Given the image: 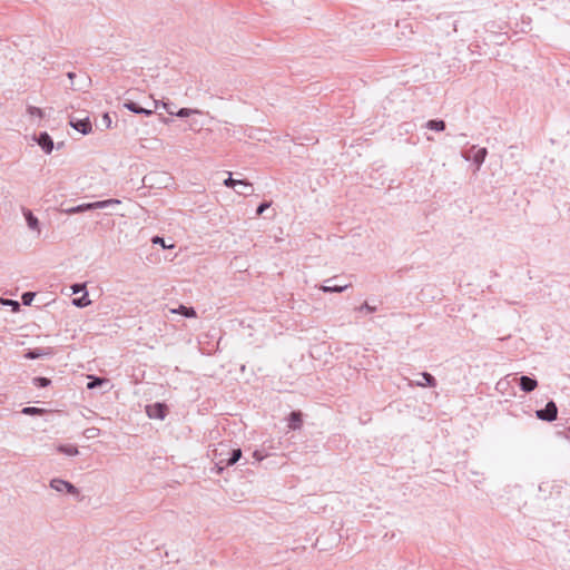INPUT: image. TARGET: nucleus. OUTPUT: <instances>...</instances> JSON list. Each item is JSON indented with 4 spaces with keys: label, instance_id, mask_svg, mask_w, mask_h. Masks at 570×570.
Wrapping results in <instances>:
<instances>
[{
    "label": "nucleus",
    "instance_id": "1",
    "mask_svg": "<svg viewBox=\"0 0 570 570\" xmlns=\"http://www.w3.org/2000/svg\"><path fill=\"white\" fill-rule=\"evenodd\" d=\"M243 456L240 448L228 449L226 444L219 443L218 448L214 450V458H219V463L232 466L237 463Z\"/></svg>",
    "mask_w": 570,
    "mask_h": 570
},
{
    "label": "nucleus",
    "instance_id": "2",
    "mask_svg": "<svg viewBox=\"0 0 570 570\" xmlns=\"http://www.w3.org/2000/svg\"><path fill=\"white\" fill-rule=\"evenodd\" d=\"M224 185L234 188L237 194L243 196H248L254 190L250 183L245 179H235L232 177V174L224 180Z\"/></svg>",
    "mask_w": 570,
    "mask_h": 570
},
{
    "label": "nucleus",
    "instance_id": "3",
    "mask_svg": "<svg viewBox=\"0 0 570 570\" xmlns=\"http://www.w3.org/2000/svg\"><path fill=\"white\" fill-rule=\"evenodd\" d=\"M488 155L487 148H478L476 146H472L468 151L463 154V157L466 160H472L473 164H475L476 169L481 167V165L484 163Z\"/></svg>",
    "mask_w": 570,
    "mask_h": 570
},
{
    "label": "nucleus",
    "instance_id": "4",
    "mask_svg": "<svg viewBox=\"0 0 570 570\" xmlns=\"http://www.w3.org/2000/svg\"><path fill=\"white\" fill-rule=\"evenodd\" d=\"M535 416L546 422H553L558 416V406L553 401H549L543 409L535 411Z\"/></svg>",
    "mask_w": 570,
    "mask_h": 570
},
{
    "label": "nucleus",
    "instance_id": "5",
    "mask_svg": "<svg viewBox=\"0 0 570 570\" xmlns=\"http://www.w3.org/2000/svg\"><path fill=\"white\" fill-rule=\"evenodd\" d=\"M50 488L56 490L57 492L66 491L71 495H79V490L71 482L62 479H52L50 481Z\"/></svg>",
    "mask_w": 570,
    "mask_h": 570
},
{
    "label": "nucleus",
    "instance_id": "6",
    "mask_svg": "<svg viewBox=\"0 0 570 570\" xmlns=\"http://www.w3.org/2000/svg\"><path fill=\"white\" fill-rule=\"evenodd\" d=\"M69 125L82 135H88L92 129L91 121H90L89 117H85V118L70 117Z\"/></svg>",
    "mask_w": 570,
    "mask_h": 570
},
{
    "label": "nucleus",
    "instance_id": "7",
    "mask_svg": "<svg viewBox=\"0 0 570 570\" xmlns=\"http://www.w3.org/2000/svg\"><path fill=\"white\" fill-rule=\"evenodd\" d=\"M147 415L150 419L164 420L167 415L168 409L165 403L157 402L146 407Z\"/></svg>",
    "mask_w": 570,
    "mask_h": 570
},
{
    "label": "nucleus",
    "instance_id": "8",
    "mask_svg": "<svg viewBox=\"0 0 570 570\" xmlns=\"http://www.w3.org/2000/svg\"><path fill=\"white\" fill-rule=\"evenodd\" d=\"M33 139L40 146L43 153L51 154L55 145L51 136L47 131H41L40 134L36 135Z\"/></svg>",
    "mask_w": 570,
    "mask_h": 570
},
{
    "label": "nucleus",
    "instance_id": "9",
    "mask_svg": "<svg viewBox=\"0 0 570 570\" xmlns=\"http://www.w3.org/2000/svg\"><path fill=\"white\" fill-rule=\"evenodd\" d=\"M518 385L522 392L531 393L538 387V381L533 376L521 375L518 379Z\"/></svg>",
    "mask_w": 570,
    "mask_h": 570
},
{
    "label": "nucleus",
    "instance_id": "10",
    "mask_svg": "<svg viewBox=\"0 0 570 570\" xmlns=\"http://www.w3.org/2000/svg\"><path fill=\"white\" fill-rule=\"evenodd\" d=\"M53 355V351L51 347H37V348H29L24 353V357L28 360H38L46 356Z\"/></svg>",
    "mask_w": 570,
    "mask_h": 570
},
{
    "label": "nucleus",
    "instance_id": "11",
    "mask_svg": "<svg viewBox=\"0 0 570 570\" xmlns=\"http://www.w3.org/2000/svg\"><path fill=\"white\" fill-rule=\"evenodd\" d=\"M288 429L296 431L303 426V414L301 411H292L287 416Z\"/></svg>",
    "mask_w": 570,
    "mask_h": 570
},
{
    "label": "nucleus",
    "instance_id": "12",
    "mask_svg": "<svg viewBox=\"0 0 570 570\" xmlns=\"http://www.w3.org/2000/svg\"><path fill=\"white\" fill-rule=\"evenodd\" d=\"M124 107L134 114L144 116H151L155 112V109L144 108L132 100H126Z\"/></svg>",
    "mask_w": 570,
    "mask_h": 570
},
{
    "label": "nucleus",
    "instance_id": "13",
    "mask_svg": "<svg viewBox=\"0 0 570 570\" xmlns=\"http://www.w3.org/2000/svg\"><path fill=\"white\" fill-rule=\"evenodd\" d=\"M336 277H332L325 281V285H322L320 289L324 293H342L346 288L351 286V284L340 285V284H333L330 285V283L334 282Z\"/></svg>",
    "mask_w": 570,
    "mask_h": 570
},
{
    "label": "nucleus",
    "instance_id": "14",
    "mask_svg": "<svg viewBox=\"0 0 570 570\" xmlns=\"http://www.w3.org/2000/svg\"><path fill=\"white\" fill-rule=\"evenodd\" d=\"M67 77L69 78L70 80V89L72 90H82L86 86H87V82L89 80V78L87 76H83L81 78V81H79L78 83L73 81V78H77V75L72 71H69L67 73Z\"/></svg>",
    "mask_w": 570,
    "mask_h": 570
},
{
    "label": "nucleus",
    "instance_id": "15",
    "mask_svg": "<svg viewBox=\"0 0 570 570\" xmlns=\"http://www.w3.org/2000/svg\"><path fill=\"white\" fill-rule=\"evenodd\" d=\"M23 216L28 227L32 230H39V219L33 215L30 209H23Z\"/></svg>",
    "mask_w": 570,
    "mask_h": 570
},
{
    "label": "nucleus",
    "instance_id": "16",
    "mask_svg": "<svg viewBox=\"0 0 570 570\" xmlns=\"http://www.w3.org/2000/svg\"><path fill=\"white\" fill-rule=\"evenodd\" d=\"M89 204H90V210H95V209H104L111 205H119L120 200L110 198V199L98 200V202H94V203H89Z\"/></svg>",
    "mask_w": 570,
    "mask_h": 570
},
{
    "label": "nucleus",
    "instance_id": "17",
    "mask_svg": "<svg viewBox=\"0 0 570 570\" xmlns=\"http://www.w3.org/2000/svg\"><path fill=\"white\" fill-rule=\"evenodd\" d=\"M421 376H422L423 381L415 382L416 386H422V387L423 386H429V387L436 386V380L432 374H430L428 372H422Z\"/></svg>",
    "mask_w": 570,
    "mask_h": 570
},
{
    "label": "nucleus",
    "instance_id": "18",
    "mask_svg": "<svg viewBox=\"0 0 570 570\" xmlns=\"http://www.w3.org/2000/svg\"><path fill=\"white\" fill-rule=\"evenodd\" d=\"M57 451L68 456H75L79 454L78 448L71 444H59Z\"/></svg>",
    "mask_w": 570,
    "mask_h": 570
},
{
    "label": "nucleus",
    "instance_id": "19",
    "mask_svg": "<svg viewBox=\"0 0 570 570\" xmlns=\"http://www.w3.org/2000/svg\"><path fill=\"white\" fill-rule=\"evenodd\" d=\"M89 210H90V204L89 203H85V204H80V205H77V206H73V207H69V208L62 209V212L66 213L67 215L81 214V213H86V212H89Z\"/></svg>",
    "mask_w": 570,
    "mask_h": 570
},
{
    "label": "nucleus",
    "instance_id": "20",
    "mask_svg": "<svg viewBox=\"0 0 570 570\" xmlns=\"http://www.w3.org/2000/svg\"><path fill=\"white\" fill-rule=\"evenodd\" d=\"M425 127L430 130L443 131L445 130L446 125L442 119H431L425 124Z\"/></svg>",
    "mask_w": 570,
    "mask_h": 570
},
{
    "label": "nucleus",
    "instance_id": "21",
    "mask_svg": "<svg viewBox=\"0 0 570 570\" xmlns=\"http://www.w3.org/2000/svg\"><path fill=\"white\" fill-rule=\"evenodd\" d=\"M174 313H178L187 318L196 317V311L191 306L179 305L177 309H173Z\"/></svg>",
    "mask_w": 570,
    "mask_h": 570
},
{
    "label": "nucleus",
    "instance_id": "22",
    "mask_svg": "<svg viewBox=\"0 0 570 570\" xmlns=\"http://www.w3.org/2000/svg\"><path fill=\"white\" fill-rule=\"evenodd\" d=\"M106 383H108V380L91 375V376H89V382L87 383V389L94 390V389H97Z\"/></svg>",
    "mask_w": 570,
    "mask_h": 570
},
{
    "label": "nucleus",
    "instance_id": "23",
    "mask_svg": "<svg viewBox=\"0 0 570 570\" xmlns=\"http://www.w3.org/2000/svg\"><path fill=\"white\" fill-rule=\"evenodd\" d=\"M91 301L88 297V292L85 291V293L80 297H76L72 299V304L79 308L87 307Z\"/></svg>",
    "mask_w": 570,
    "mask_h": 570
},
{
    "label": "nucleus",
    "instance_id": "24",
    "mask_svg": "<svg viewBox=\"0 0 570 570\" xmlns=\"http://www.w3.org/2000/svg\"><path fill=\"white\" fill-rule=\"evenodd\" d=\"M46 412L45 409L35 407V406H26L21 410V413L24 415L36 416L42 415Z\"/></svg>",
    "mask_w": 570,
    "mask_h": 570
},
{
    "label": "nucleus",
    "instance_id": "25",
    "mask_svg": "<svg viewBox=\"0 0 570 570\" xmlns=\"http://www.w3.org/2000/svg\"><path fill=\"white\" fill-rule=\"evenodd\" d=\"M32 384L36 387H47L51 384V380L45 376H36L32 379Z\"/></svg>",
    "mask_w": 570,
    "mask_h": 570
},
{
    "label": "nucleus",
    "instance_id": "26",
    "mask_svg": "<svg viewBox=\"0 0 570 570\" xmlns=\"http://www.w3.org/2000/svg\"><path fill=\"white\" fill-rule=\"evenodd\" d=\"M0 303L6 306H11L13 312H18L20 309V303L18 301L0 297Z\"/></svg>",
    "mask_w": 570,
    "mask_h": 570
},
{
    "label": "nucleus",
    "instance_id": "27",
    "mask_svg": "<svg viewBox=\"0 0 570 570\" xmlns=\"http://www.w3.org/2000/svg\"><path fill=\"white\" fill-rule=\"evenodd\" d=\"M36 296V293L35 292H24L22 293L21 295V301H22V304L26 305V306H29L31 305L33 298Z\"/></svg>",
    "mask_w": 570,
    "mask_h": 570
},
{
    "label": "nucleus",
    "instance_id": "28",
    "mask_svg": "<svg viewBox=\"0 0 570 570\" xmlns=\"http://www.w3.org/2000/svg\"><path fill=\"white\" fill-rule=\"evenodd\" d=\"M198 112L197 110L189 109V108H180L178 111H176V116L179 118H186L189 117L191 114Z\"/></svg>",
    "mask_w": 570,
    "mask_h": 570
},
{
    "label": "nucleus",
    "instance_id": "29",
    "mask_svg": "<svg viewBox=\"0 0 570 570\" xmlns=\"http://www.w3.org/2000/svg\"><path fill=\"white\" fill-rule=\"evenodd\" d=\"M151 243H153V244L160 245L163 248H171V247L174 246V245H167V244L165 243V239H164L163 237L158 236V235H156V236H154V237L151 238Z\"/></svg>",
    "mask_w": 570,
    "mask_h": 570
},
{
    "label": "nucleus",
    "instance_id": "30",
    "mask_svg": "<svg viewBox=\"0 0 570 570\" xmlns=\"http://www.w3.org/2000/svg\"><path fill=\"white\" fill-rule=\"evenodd\" d=\"M27 111H28V114H29V115H31V116H37V117H40V118H41V117H43V111H42V109H40V108H38V107H35V106H29V107L27 108Z\"/></svg>",
    "mask_w": 570,
    "mask_h": 570
},
{
    "label": "nucleus",
    "instance_id": "31",
    "mask_svg": "<svg viewBox=\"0 0 570 570\" xmlns=\"http://www.w3.org/2000/svg\"><path fill=\"white\" fill-rule=\"evenodd\" d=\"M376 309H377L376 306H372L367 302H364L361 306L357 307L358 312L365 311L367 313H374V312H376Z\"/></svg>",
    "mask_w": 570,
    "mask_h": 570
},
{
    "label": "nucleus",
    "instance_id": "32",
    "mask_svg": "<svg viewBox=\"0 0 570 570\" xmlns=\"http://www.w3.org/2000/svg\"><path fill=\"white\" fill-rule=\"evenodd\" d=\"M271 202H262L256 208V215L261 216L271 206Z\"/></svg>",
    "mask_w": 570,
    "mask_h": 570
},
{
    "label": "nucleus",
    "instance_id": "33",
    "mask_svg": "<svg viewBox=\"0 0 570 570\" xmlns=\"http://www.w3.org/2000/svg\"><path fill=\"white\" fill-rule=\"evenodd\" d=\"M100 430L97 429V428H89L85 431V435L88 438V439H91V438H96L98 436Z\"/></svg>",
    "mask_w": 570,
    "mask_h": 570
},
{
    "label": "nucleus",
    "instance_id": "34",
    "mask_svg": "<svg viewBox=\"0 0 570 570\" xmlns=\"http://www.w3.org/2000/svg\"><path fill=\"white\" fill-rule=\"evenodd\" d=\"M71 289H72V294H78V293H85L86 291V285L85 284H79V283H76L71 286Z\"/></svg>",
    "mask_w": 570,
    "mask_h": 570
},
{
    "label": "nucleus",
    "instance_id": "35",
    "mask_svg": "<svg viewBox=\"0 0 570 570\" xmlns=\"http://www.w3.org/2000/svg\"><path fill=\"white\" fill-rule=\"evenodd\" d=\"M216 459V462H215V466L213 470L216 471V473L220 474L225 468H227L228 465H225L224 463H219V458H215Z\"/></svg>",
    "mask_w": 570,
    "mask_h": 570
},
{
    "label": "nucleus",
    "instance_id": "36",
    "mask_svg": "<svg viewBox=\"0 0 570 570\" xmlns=\"http://www.w3.org/2000/svg\"><path fill=\"white\" fill-rule=\"evenodd\" d=\"M265 456H266V454H265L263 451H261V450H255V451L253 452V458H254L256 461H258V462H259V461H262Z\"/></svg>",
    "mask_w": 570,
    "mask_h": 570
},
{
    "label": "nucleus",
    "instance_id": "37",
    "mask_svg": "<svg viewBox=\"0 0 570 570\" xmlns=\"http://www.w3.org/2000/svg\"><path fill=\"white\" fill-rule=\"evenodd\" d=\"M171 105H173V104H170V102H163V107L165 108V110H166L169 115H175L176 112L173 110Z\"/></svg>",
    "mask_w": 570,
    "mask_h": 570
},
{
    "label": "nucleus",
    "instance_id": "38",
    "mask_svg": "<svg viewBox=\"0 0 570 570\" xmlns=\"http://www.w3.org/2000/svg\"><path fill=\"white\" fill-rule=\"evenodd\" d=\"M102 120L106 124V127L109 128L110 125H111V119H110L109 114H105L104 117H102Z\"/></svg>",
    "mask_w": 570,
    "mask_h": 570
},
{
    "label": "nucleus",
    "instance_id": "39",
    "mask_svg": "<svg viewBox=\"0 0 570 570\" xmlns=\"http://www.w3.org/2000/svg\"><path fill=\"white\" fill-rule=\"evenodd\" d=\"M155 175H156V174H149V175H146V176L144 177V179H142L144 185L146 186V185H147V183H153V178H154V176H155Z\"/></svg>",
    "mask_w": 570,
    "mask_h": 570
},
{
    "label": "nucleus",
    "instance_id": "40",
    "mask_svg": "<svg viewBox=\"0 0 570 570\" xmlns=\"http://www.w3.org/2000/svg\"><path fill=\"white\" fill-rule=\"evenodd\" d=\"M154 105H155V109H157L158 108V101L155 100Z\"/></svg>",
    "mask_w": 570,
    "mask_h": 570
}]
</instances>
